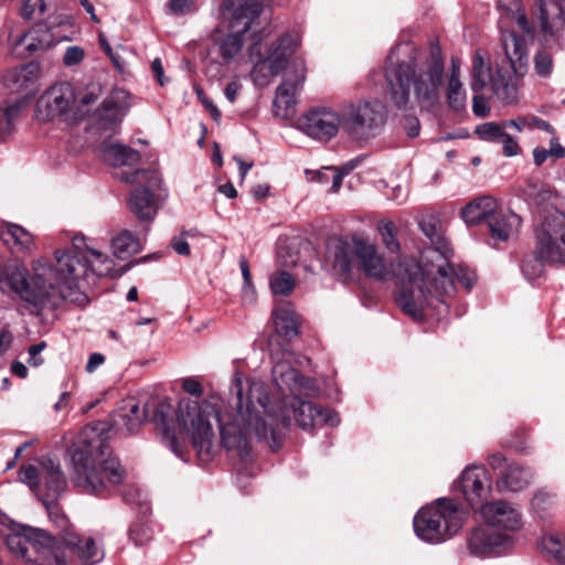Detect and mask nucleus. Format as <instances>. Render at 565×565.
I'll return each instance as SVG.
<instances>
[{"mask_svg": "<svg viewBox=\"0 0 565 565\" xmlns=\"http://www.w3.org/2000/svg\"><path fill=\"white\" fill-rule=\"evenodd\" d=\"M519 28V30L523 33L521 36H524L526 40L532 41L534 36V28L533 24L529 21L525 12V8L520 10V12L510 17Z\"/></svg>", "mask_w": 565, "mask_h": 565, "instance_id": "603ef678", "label": "nucleus"}, {"mask_svg": "<svg viewBox=\"0 0 565 565\" xmlns=\"http://www.w3.org/2000/svg\"><path fill=\"white\" fill-rule=\"evenodd\" d=\"M297 125L307 136L328 141L337 136L342 126V113L339 114L329 107H316L299 117Z\"/></svg>", "mask_w": 565, "mask_h": 565, "instance_id": "a211bd4d", "label": "nucleus"}, {"mask_svg": "<svg viewBox=\"0 0 565 565\" xmlns=\"http://www.w3.org/2000/svg\"><path fill=\"white\" fill-rule=\"evenodd\" d=\"M182 388L192 396L200 397L203 394L201 383L194 377H185L182 381Z\"/></svg>", "mask_w": 565, "mask_h": 565, "instance_id": "69168bd1", "label": "nucleus"}, {"mask_svg": "<svg viewBox=\"0 0 565 565\" xmlns=\"http://www.w3.org/2000/svg\"><path fill=\"white\" fill-rule=\"evenodd\" d=\"M531 480L530 470L516 463H509L497 480V487L500 491L518 492L529 487Z\"/></svg>", "mask_w": 565, "mask_h": 565, "instance_id": "473e14b6", "label": "nucleus"}, {"mask_svg": "<svg viewBox=\"0 0 565 565\" xmlns=\"http://www.w3.org/2000/svg\"><path fill=\"white\" fill-rule=\"evenodd\" d=\"M46 508L49 518L51 521L60 529L58 537L61 539L65 532H73V526L71 525L66 515L60 510V508L55 502H42Z\"/></svg>", "mask_w": 565, "mask_h": 565, "instance_id": "de8ad7c7", "label": "nucleus"}, {"mask_svg": "<svg viewBox=\"0 0 565 565\" xmlns=\"http://www.w3.org/2000/svg\"><path fill=\"white\" fill-rule=\"evenodd\" d=\"M239 268H241L242 276L244 279V292H245V295H248V294L253 295L254 289H253V285H252V275H250L248 263L244 257H242L239 259Z\"/></svg>", "mask_w": 565, "mask_h": 565, "instance_id": "0e129e2a", "label": "nucleus"}, {"mask_svg": "<svg viewBox=\"0 0 565 565\" xmlns=\"http://www.w3.org/2000/svg\"><path fill=\"white\" fill-rule=\"evenodd\" d=\"M472 111L477 117H487L490 114V106L488 100L476 93L472 98Z\"/></svg>", "mask_w": 565, "mask_h": 565, "instance_id": "052dcab7", "label": "nucleus"}, {"mask_svg": "<svg viewBox=\"0 0 565 565\" xmlns=\"http://www.w3.org/2000/svg\"><path fill=\"white\" fill-rule=\"evenodd\" d=\"M18 477L41 502L57 501L67 487L60 461L51 457L39 459L36 465L22 466Z\"/></svg>", "mask_w": 565, "mask_h": 565, "instance_id": "9b49d317", "label": "nucleus"}, {"mask_svg": "<svg viewBox=\"0 0 565 565\" xmlns=\"http://www.w3.org/2000/svg\"><path fill=\"white\" fill-rule=\"evenodd\" d=\"M84 50L79 46H68L64 53L63 62L66 66L79 64L84 58Z\"/></svg>", "mask_w": 565, "mask_h": 565, "instance_id": "4d7b16f0", "label": "nucleus"}, {"mask_svg": "<svg viewBox=\"0 0 565 565\" xmlns=\"http://www.w3.org/2000/svg\"><path fill=\"white\" fill-rule=\"evenodd\" d=\"M355 239L351 244L340 242L334 248L332 270L334 276L342 282L353 281L359 269Z\"/></svg>", "mask_w": 565, "mask_h": 565, "instance_id": "bb28decb", "label": "nucleus"}, {"mask_svg": "<svg viewBox=\"0 0 565 565\" xmlns=\"http://www.w3.org/2000/svg\"><path fill=\"white\" fill-rule=\"evenodd\" d=\"M533 162L536 167H541L547 160L553 162V153L548 148H544L542 146H537L533 149Z\"/></svg>", "mask_w": 565, "mask_h": 565, "instance_id": "774afa93", "label": "nucleus"}, {"mask_svg": "<svg viewBox=\"0 0 565 565\" xmlns=\"http://www.w3.org/2000/svg\"><path fill=\"white\" fill-rule=\"evenodd\" d=\"M87 431L72 448L71 481L81 492L103 495L122 483L126 470L99 436L87 440Z\"/></svg>", "mask_w": 565, "mask_h": 565, "instance_id": "0eeeda50", "label": "nucleus"}, {"mask_svg": "<svg viewBox=\"0 0 565 565\" xmlns=\"http://www.w3.org/2000/svg\"><path fill=\"white\" fill-rule=\"evenodd\" d=\"M419 226L424 235L431 243V247L426 248L420 257V262L417 263L418 266L426 267V264H431V259H427L425 256L429 249L440 250L446 255L448 250V245L446 238L444 236V232L441 228L440 221L435 215H425L419 221Z\"/></svg>", "mask_w": 565, "mask_h": 565, "instance_id": "c756f323", "label": "nucleus"}, {"mask_svg": "<svg viewBox=\"0 0 565 565\" xmlns=\"http://www.w3.org/2000/svg\"><path fill=\"white\" fill-rule=\"evenodd\" d=\"M355 253L359 260V269L369 278L385 281L395 278L397 282V291L395 296L396 303L398 305V297L401 295L403 284L408 281L401 273V264L404 260H415L412 257H401L396 263L390 266L384 262L383 256L377 252L376 246L363 239H355ZM409 288L416 290V282L409 281Z\"/></svg>", "mask_w": 565, "mask_h": 565, "instance_id": "4468645a", "label": "nucleus"}, {"mask_svg": "<svg viewBox=\"0 0 565 565\" xmlns=\"http://www.w3.org/2000/svg\"><path fill=\"white\" fill-rule=\"evenodd\" d=\"M379 231L386 248L391 252H397L399 249V244L396 239L394 224L392 222L382 223L379 226Z\"/></svg>", "mask_w": 565, "mask_h": 565, "instance_id": "3c124183", "label": "nucleus"}, {"mask_svg": "<svg viewBox=\"0 0 565 565\" xmlns=\"http://www.w3.org/2000/svg\"><path fill=\"white\" fill-rule=\"evenodd\" d=\"M274 323L279 335L291 340L298 335L299 320L290 303H284L273 311Z\"/></svg>", "mask_w": 565, "mask_h": 565, "instance_id": "f704fd0d", "label": "nucleus"}, {"mask_svg": "<svg viewBox=\"0 0 565 565\" xmlns=\"http://www.w3.org/2000/svg\"><path fill=\"white\" fill-rule=\"evenodd\" d=\"M403 127L409 138H415L419 135L420 124L418 118L414 116H406L403 119Z\"/></svg>", "mask_w": 565, "mask_h": 565, "instance_id": "338daca9", "label": "nucleus"}, {"mask_svg": "<svg viewBox=\"0 0 565 565\" xmlns=\"http://www.w3.org/2000/svg\"><path fill=\"white\" fill-rule=\"evenodd\" d=\"M555 504V495L546 490H537L532 499V507L537 513L552 509Z\"/></svg>", "mask_w": 565, "mask_h": 565, "instance_id": "8fccbe9b", "label": "nucleus"}, {"mask_svg": "<svg viewBox=\"0 0 565 565\" xmlns=\"http://www.w3.org/2000/svg\"><path fill=\"white\" fill-rule=\"evenodd\" d=\"M45 10L44 0H23L21 15L31 19L35 12L43 13Z\"/></svg>", "mask_w": 565, "mask_h": 565, "instance_id": "5fc2aeb1", "label": "nucleus"}, {"mask_svg": "<svg viewBox=\"0 0 565 565\" xmlns=\"http://www.w3.org/2000/svg\"><path fill=\"white\" fill-rule=\"evenodd\" d=\"M302 35L299 31L284 33L273 42L265 55L257 43L249 47V58L254 63L250 76L257 87L269 85L271 79L282 72L285 78L277 87L274 99V109L281 118L291 117L296 111V96L306 79V62L301 56H291L301 44Z\"/></svg>", "mask_w": 565, "mask_h": 565, "instance_id": "423d86ee", "label": "nucleus"}, {"mask_svg": "<svg viewBox=\"0 0 565 565\" xmlns=\"http://www.w3.org/2000/svg\"><path fill=\"white\" fill-rule=\"evenodd\" d=\"M129 535L137 545H143L151 539V530L146 524L136 523L130 527Z\"/></svg>", "mask_w": 565, "mask_h": 565, "instance_id": "864d4df0", "label": "nucleus"}, {"mask_svg": "<svg viewBox=\"0 0 565 565\" xmlns=\"http://www.w3.org/2000/svg\"><path fill=\"white\" fill-rule=\"evenodd\" d=\"M111 248L116 257L124 259L139 253L142 247L140 239L135 234L128 230H122L113 237Z\"/></svg>", "mask_w": 565, "mask_h": 565, "instance_id": "c9c22d12", "label": "nucleus"}, {"mask_svg": "<svg viewBox=\"0 0 565 565\" xmlns=\"http://www.w3.org/2000/svg\"><path fill=\"white\" fill-rule=\"evenodd\" d=\"M508 539V534L498 532L491 526H479L473 529L468 536V548L475 556L488 557L493 555Z\"/></svg>", "mask_w": 565, "mask_h": 565, "instance_id": "b1692460", "label": "nucleus"}, {"mask_svg": "<svg viewBox=\"0 0 565 565\" xmlns=\"http://www.w3.org/2000/svg\"><path fill=\"white\" fill-rule=\"evenodd\" d=\"M85 273V266L67 253H55L54 264L44 258L32 262L31 271L22 264L8 262L0 265V291L19 297L36 313L56 309L64 301L83 305L87 297L77 290L75 280Z\"/></svg>", "mask_w": 565, "mask_h": 565, "instance_id": "f03ea898", "label": "nucleus"}, {"mask_svg": "<svg viewBox=\"0 0 565 565\" xmlns=\"http://www.w3.org/2000/svg\"><path fill=\"white\" fill-rule=\"evenodd\" d=\"M534 70L535 73L543 78L552 75L554 63L553 57L546 50H539L534 55Z\"/></svg>", "mask_w": 565, "mask_h": 565, "instance_id": "09e8293b", "label": "nucleus"}, {"mask_svg": "<svg viewBox=\"0 0 565 565\" xmlns=\"http://www.w3.org/2000/svg\"><path fill=\"white\" fill-rule=\"evenodd\" d=\"M300 396L271 399L263 383H244L243 373L235 371L230 386V403L236 414L231 422L221 418L215 406L205 401L180 402L177 419L190 436L200 460L207 461L212 457L215 438L213 423L218 424L223 446L236 450L241 459L246 460L254 440H265L273 449L279 447L281 436L290 427L291 415L305 430L322 425L333 427L340 423L335 412Z\"/></svg>", "mask_w": 565, "mask_h": 565, "instance_id": "f257e3e1", "label": "nucleus"}, {"mask_svg": "<svg viewBox=\"0 0 565 565\" xmlns=\"http://www.w3.org/2000/svg\"><path fill=\"white\" fill-rule=\"evenodd\" d=\"M1 239L14 253L31 254L35 249L33 235L18 224L7 223Z\"/></svg>", "mask_w": 565, "mask_h": 565, "instance_id": "2f4dec72", "label": "nucleus"}, {"mask_svg": "<svg viewBox=\"0 0 565 565\" xmlns=\"http://www.w3.org/2000/svg\"><path fill=\"white\" fill-rule=\"evenodd\" d=\"M446 96L451 109L460 111L466 108L467 92L460 78H448Z\"/></svg>", "mask_w": 565, "mask_h": 565, "instance_id": "37998d69", "label": "nucleus"}, {"mask_svg": "<svg viewBox=\"0 0 565 565\" xmlns=\"http://www.w3.org/2000/svg\"><path fill=\"white\" fill-rule=\"evenodd\" d=\"M24 102L7 103L0 106V138L4 139L12 130L13 122L19 117Z\"/></svg>", "mask_w": 565, "mask_h": 565, "instance_id": "ea45409f", "label": "nucleus"}, {"mask_svg": "<svg viewBox=\"0 0 565 565\" xmlns=\"http://www.w3.org/2000/svg\"><path fill=\"white\" fill-rule=\"evenodd\" d=\"M507 128L510 126H505V120L502 122L488 121L477 126L476 134L482 141L500 142Z\"/></svg>", "mask_w": 565, "mask_h": 565, "instance_id": "a18cd8bd", "label": "nucleus"}, {"mask_svg": "<svg viewBox=\"0 0 565 565\" xmlns=\"http://www.w3.org/2000/svg\"><path fill=\"white\" fill-rule=\"evenodd\" d=\"M540 547L543 553L558 564L565 565V537L558 534H547L542 537Z\"/></svg>", "mask_w": 565, "mask_h": 565, "instance_id": "a19ab883", "label": "nucleus"}, {"mask_svg": "<svg viewBox=\"0 0 565 565\" xmlns=\"http://www.w3.org/2000/svg\"><path fill=\"white\" fill-rule=\"evenodd\" d=\"M76 92L72 84L62 82L49 87L38 99L35 117L39 121H51L57 117L68 122L78 121L81 110L76 109Z\"/></svg>", "mask_w": 565, "mask_h": 565, "instance_id": "2eb2a0df", "label": "nucleus"}, {"mask_svg": "<svg viewBox=\"0 0 565 565\" xmlns=\"http://www.w3.org/2000/svg\"><path fill=\"white\" fill-rule=\"evenodd\" d=\"M505 126H510V128H513L519 132H522L525 129H540L545 132H553V126L548 121L535 115L519 116L514 119L505 120Z\"/></svg>", "mask_w": 565, "mask_h": 565, "instance_id": "79ce46f5", "label": "nucleus"}, {"mask_svg": "<svg viewBox=\"0 0 565 565\" xmlns=\"http://www.w3.org/2000/svg\"><path fill=\"white\" fill-rule=\"evenodd\" d=\"M125 408L127 413L124 415L126 419L127 429L132 433L137 427H139L148 417L150 412V406L145 404L143 407H140L139 402L135 397H129L124 401Z\"/></svg>", "mask_w": 565, "mask_h": 565, "instance_id": "58836bf2", "label": "nucleus"}, {"mask_svg": "<svg viewBox=\"0 0 565 565\" xmlns=\"http://www.w3.org/2000/svg\"><path fill=\"white\" fill-rule=\"evenodd\" d=\"M536 252L548 263H565V211L545 217L536 232Z\"/></svg>", "mask_w": 565, "mask_h": 565, "instance_id": "dca6fc26", "label": "nucleus"}, {"mask_svg": "<svg viewBox=\"0 0 565 565\" xmlns=\"http://www.w3.org/2000/svg\"><path fill=\"white\" fill-rule=\"evenodd\" d=\"M235 0H224L223 19L211 33V52L215 53L223 64L232 63L243 52L247 38H254L259 25V17L264 11L262 3L237 7Z\"/></svg>", "mask_w": 565, "mask_h": 565, "instance_id": "6e6552de", "label": "nucleus"}, {"mask_svg": "<svg viewBox=\"0 0 565 565\" xmlns=\"http://www.w3.org/2000/svg\"><path fill=\"white\" fill-rule=\"evenodd\" d=\"M500 142L502 143V151L505 157H515L520 154L521 147L515 137L505 132Z\"/></svg>", "mask_w": 565, "mask_h": 565, "instance_id": "6e6d98bb", "label": "nucleus"}, {"mask_svg": "<svg viewBox=\"0 0 565 565\" xmlns=\"http://www.w3.org/2000/svg\"><path fill=\"white\" fill-rule=\"evenodd\" d=\"M479 512L488 526L504 534L519 531L523 526V515L520 509L504 500L483 503Z\"/></svg>", "mask_w": 565, "mask_h": 565, "instance_id": "412c9836", "label": "nucleus"}, {"mask_svg": "<svg viewBox=\"0 0 565 565\" xmlns=\"http://www.w3.org/2000/svg\"><path fill=\"white\" fill-rule=\"evenodd\" d=\"M551 135L548 149L553 153V163L565 158V147L561 143L559 138L556 135L555 129L553 128V132H547Z\"/></svg>", "mask_w": 565, "mask_h": 565, "instance_id": "13d9d810", "label": "nucleus"}, {"mask_svg": "<svg viewBox=\"0 0 565 565\" xmlns=\"http://www.w3.org/2000/svg\"><path fill=\"white\" fill-rule=\"evenodd\" d=\"M529 40L514 30L501 29V51L494 56L492 93L505 105L518 102L516 78L523 77L529 67Z\"/></svg>", "mask_w": 565, "mask_h": 565, "instance_id": "1a4fd4ad", "label": "nucleus"}, {"mask_svg": "<svg viewBox=\"0 0 565 565\" xmlns=\"http://www.w3.org/2000/svg\"><path fill=\"white\" fill-rule=\"evenodd\" d=\"M15 49L24 51L28 55L45 52L56 42L52 30L46 24H36L26 33L11 38Z\"/></svg>", "mask_w": 565, "mask_h": 565, "instance_id": "a878e982", "label": "nucleus"}, {"mask_svg": "<svg viewBox=\"0 0 565 565\" xmlns=\"http://www.w3.org/2000/svg\"><path fill=\"white\" fill-rule=\"evenodd\" d=\"M354 167H355V163L353 161H351V162L347 163L345 166H343L341 169L333 171L332 185L330 189L331 192L337 193L340 190V188L342 185L343 177L345 174H348L352 169H354Z\"/></svg>", "mask_w": 565, "mask_h": 565, "instance_id": "bf43d9fd", "label": "nucleus"}, {"mask_svg": "<svg viewBox=\"0 0 565 565\" xmlns=\"http://www.w3.org/2000/svg\"><path fill=\"white\" fill-rule=\"evenodd\" d=\"M385 77L391 99L398 108L411 102V86L422 109L435 107L440 99L444 78V61L438 47L419 60L411 44H401L387 56Z\"/></svg>", "mask_w": 565, "mask_h": 565, "instance_id": "39448f33", "label": "nucleus"}, {"mask_svg": "<svg viewBox=\"0 0 565 565\" xmlns=\"http://www.w3.org/2000/svg\"><path fill=\"white\" fill-rule=\"evenodd\" d=\"M127 183H136L129 198V209L141 222H152L160 206L158 191L161 189V175L156 170H136L117 175Z\"/></svg>", "mask_w": 565, "mask_h": 565, "instance_id": "f8f14e48", "label": "nucleus"}, {"mask_svg": "<svg viewBox=\"0 0 565 565\" xmlns=\"http://www.w3.org/2000/svg\"><path fill=\"white\" fill-rule=\"evenodd\" d=\"M463 524V513L451 499H438L420 509L414 518L416 535L428 543H440L456 534Z\"/></svg>", "mask_w": 565, "mask_h": 565, "instance_id": "9d476101", "label": "nucleus"}, {"mask_svg": "<svg viewBox=\"0 0 565 565\" xmlns=\"http://www.w3.org/2000/svg\"><path fill=\"white\" fill-rule=\"evenodd\" d=\"M130 106L129 93L124 89L113 90L90 115L92 127L103 132H116Z\"/></svg>", "mask_w": 565, "mask_h": 565, "instance_id": "f3484780", "label": "nucleus"}, {"mask_svg": "<svg viewBox=\"0 0 565 565\" xmlns=\"http://www.w3.org/2000/svg\"><path fill=\"white\" fill-rule=\"evenodd\" d=\"M55 253H67L78 259L86 268V273L75 280V286L79 292L81 281L88 278L89 275L105 277L113 271V262L102 252L93 249L86 245L84 236L76 235L72 239V247L56 250Z\"/></svg>", "mask_w": 565, "mask_h": 565, "instance_id": "6ab92c4d", "label": "nucleus"}, {"mask_svg": "<svg viewBox=\"0 0 565 565\" xmlns=\"http://www.w3.org/2000/svg\"><path fill=\"white\" fill-rule=\"evenodd\" d=\"M100 154L105 162L114 167L134 166L140 160L138 151L114 142H105L100 147Z\"/></svg>", "mask_w": 565, "mask_h": 565, "instance_id": "72a5a7b5", "label": "nucleus"}, {"mask_svg": "<svg viewBox=\"0 0 565 565\" xmlns=\"http://www.w3.org/2000/svg\"><path fill=\"white\" fill-rule=\"evenodd\" d=\"M498 206L499 204L493 196L483 195L469 202L461 210V217L468 225H477L481 222L488 223Z\"/></svg>", "mask_w": 565, "mask_h": 565, "instance_id": "7c9ffc66", "label": "nucleus"}, {"mask_svg": "<svg viewBox=\"0 0 565 565\" xmlns=\"http://www.w3.org/2000/svg\"><path fill=\"white\" fill-rule=\"evenodd\" d=\"M42 76L41 66L36 62L24 64L8 71L4 75L7 87L13 93L34 92Z\"/></svg>", "mask_w": 565, "mask_h": 565, "instance_id": "c85d7f7f", "label": "nucleus"}, {"mask_svg": "<svg viewBox=\"0 0 565 565\" xmlns=\"http://www.w3.org/2000/svg\"><path fill=\"white\" fill-rule=\"evenodd\" d=\"M521 217L512 211H504L500 206L489 218L487 225L491 238L497 242H505L515 236L521 227Z\"/></svg>", "mask_w": 565, "mask_h": 565, "instance_id": "cd10ccee", "label": "nucleus"}, {"mask_svg": "<svg viewBox=\"0 0 565 565\" xmlns=\"http://www.w3.org/2000/svg\"><path fill=\"white\" fill-rule=\"evenodd\" d=\"M498 8L507 15L512 17L524 8L522 0H498Z\"/></svg>", "mask_w": 565, "mask_h": 565, "instance_id": "680f3d73", "label": "nucleus"}, {"mask_svg": "<svg viewBox=\"0 0 565 565\" xmlns=\"http://www.w3.org/2000/svg\"><path fill=\"white\" fill-rule=\"evenodd\" d=\"M269 286L275 296H288L296 286L295 278L286 270H278L269 278Z\"/></svg>", "mask_w": 565, "mask_h": 565, "instance_id": "c03bdc74", "label": "nucleus"}, {"mask_svg": "<svg viewBox=\"0 0 565 565\" xmlns=\"http://www.w3.org/2000/svg\"><path fill=\"white\" fill-rule=\"evenodd\" d=\"M8 551L17 559L33 565H95L105 557L103 540L65 532L61 539L31 526L12 529L6 536Z\"/></svg>", "mask_w": 565, "mask_h": 565, "instance_id": "20e7f679", "label": "nucleus"}, {"mask_svg": "<svg viewBox=\"0 0 565 565\" xmlns=\"http://www.w3.org/2000/svg\"><path fill=\"white\" fill-rule=\"evenodd\" d=\"M103 95V88L98 84H92L76 94V102L74 106L81 110L78 114V121L85 117H90L93 107L97 104Z\"/></svg>", "mask_w": 565, "mask_h": 565, "instance_id": "4c0bfd02", "label": "nucleus"}, {"mask_svg": "<svg viewBox=\"0 0 565 565\" xmlns=\"http://www.w3.org/2000/svg\"><path fill=\"white\" fill-rule=\"evenodd\" d=\"M425 257L431 259L426 267L416 260H404L399 266L407 281L416 282V290L404 282L398 297V307L414 320H423L428 309L437 315L447 312V298L455 295L456 282L470 290L477 280L473 270L455 267L440 250L429 249Z\"/></svg>", "mask_w": 565, "mask_h": 565, "instance_id": "7ed1b4c3", "label": "nucleus"}, {"mask_svg": "<svg viewBox=\"0 0 565 565\" xmlns=\"http://www.w3.org/2000/svg\"><path fill=\"white\" fill-rule=\"evenodd\" d=\"M541 31L553 36L565 29V0H535Z\"/></svg>", "mask_w": 565, "mask_h": 565, "instance_id": "393cba45", "label": "nucleus"}, {"mask_svg": "<svg viewBox=\"0 0 565 565\" xmlns=\"http://www.w3.org/2000/svg\"><path fill=\"white\" fill-rule=\"evenodd\" d=\"M173 407L167 399L157 404L153 409V420L162 429L163 444L181 460L186 461V446L184 438L171 428Z\"/></svg>", "mask_w": 565, "mask_h": 565, "instance_id": "5701e85b", "label": "nucleus"}, {"mask_svg": "<svg viewBox=\"0 0 565 565\" xmlns=\"http://www.w3.org/2000/svg\"><path fill=\"white\" fill-rule=\"evenodd\" d=\"M492 77L494 74L491 73L481 53L477 51L472 58L470 88L475 93H480L488 84L492 88Z\"/></svg>", "mask_w": 565, "mask_h": 565, "instance_id": "e433bc0d", "label": "nucleus"}, {"mask_svg": "<svg viewBox=\"0 0 565 565\" xmlns=\"http://www.w3.org/2000/svg\"><path fill=\"white\" fill-rule=\"evenodd\" d=\"M545 262L547 260L536 250L533 255L525 257L521 266L524 277L530 281L540 278L543 275Z\"/></svg>", "mask_w": 565, "mask_h": 565, "instance_id": "49530a36", "label": "nucleus"}, {"mask_svg": "<svg viewBox=\"0 0 565 565\" xmlns=\"http://www.w3.org/2000/svg\"><path fill=\"white\" fill-rule=\"evenodd\" d=\"M185 235H189V232H182L179 236L172 237L170 242L171 247L181 256L190 255V246L185 239Z\"/></svg>", "mask_w": 565, "mask_h": 565, "instance_id": "e2e57ef3", "label": "nucleus"}, {"mask_svg": "<svg viewBox=\"0 0 565 565\" xmlns=\"http://www.w3.org/2000/svg\"><path fill=\"white\" fill-rule=\"evenodd\" d=\"M271 376L284 396H315L318 393L315 382L300 375L289 361H277L273 366Z\"/></svg>", "mask_w": 565, "mask_h": 565, "instance_id": "4be33fe9", "label": "nucleus"}, {"mask_svg": "<svg viewBox=\"0 0 565 565\" xmlns=\"http://www.w3.org/2000/svg\"><path fill=\"white\" fill-rule=\"evenodd\" d=\"M386 122L385 106L377 100H360L342 108V128L358 140L380 134Z\"/></svg>", "mask_w": 565, "mask_h": 565, "instance_id": "ddd939ff", "label": "nucleus"}, {"mask_svg": "<svg viewBox=\"0 0 565 565\" xmlns=\"http://www.w3.org/2000/svg\"><path fill=\"white\" fill-rule=\"evenodd\" d=\"M456 484L466 501L472 508H479L489 502L488 499L492 491V478L484 466L471 465L468 466L460 475Z\"/></svg>", "mask_w": 565, "mask_h": 565, "instance_id": "aec40b11", "label": "nucleus"}]
</instances>
